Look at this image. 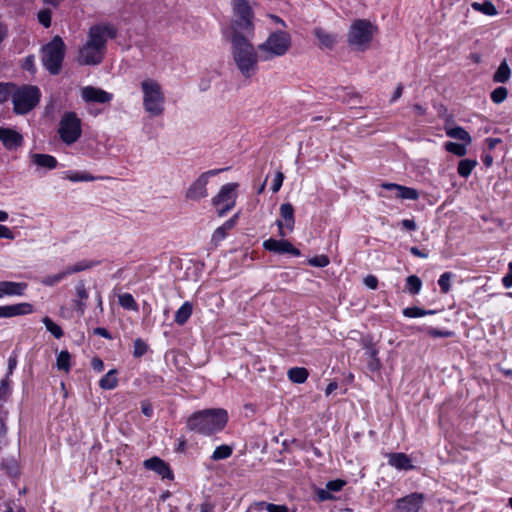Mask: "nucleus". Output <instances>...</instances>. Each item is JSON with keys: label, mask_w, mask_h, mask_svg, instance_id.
I'll use <instances>...</instances> for the list:
<instances>
[{"label": "nucleus", "mask_w": 512, "mask_h": 512, "mask_svg": "<svg viewBox=\"0 0 512 512\" xmlns=\"http://www.w3.org/2000/svg\"><path fill=\"white\" fill-rule=\"evenodd\" d=\"M117 36V29L111 24H97L90 27L87 42L80 48L77 62L80 65L100 64L106 52L108 39Z\"/></svg>", "instance_id": "nucleus-1"}, {"label": "nucleus", "mask_w": 512, "mask_h": 512, "mask_svg": "<svg viewBox=\"0 0 512 512\" xmlns=\"http://www.w3.org/2000/svg\"><path fill=\"white\" fill-rule=\"evenodd\" d=\"M252 39L238 38L230 40L233 61L240 74L246 79L256 75L259 70L260 55H258Z\"/></svg>", "instance_id": "nucleus-2"}, {"label": "nucleus", "mask_w": 512, "mask_h": 512, "mask_svg": "<svg viewBox=\"0 0 512 512\" xmlns=\"http://www.w3.org/2000/svg\"><path fill=\"white\" fill-rule=\"evenodd\" d=\"M233 16L229 24L230 40L254 38V11L247 0H232Z\"/></svg>", "instance_id": "nucleus-3"}, {"label": "nucleus", "mask_w": 512, "mask_h": 512, "mask_svg": "<svg viewBox=\"0 0 512 512\" xmlns=\"http://www.w3.org/2000/svg\"><path fill=\"white\" fill-rule=\"evenodd\" d=\"M228 420L224 409H209L194 413L187 421V427L200 434L210 435L224 428Z\"/></svg>", "instance_id": "nucleus-4"}, {"label": "nucleus", "mask_w": 512, "mask_h": 512, "mask_svg": "<svg viewBox=\"0 0 512 512\" xmlns=\"http://www.w3.org/2000/svg\"><path fill=\"white\" fill-rule=\"evenodd\" d=\"M291 45V35L287 31L277 30L271 32L266 40L258 45L257 50L262 61H271L284 56L290 50Z\"/></svg>", "instance_id": "nucleus-5"}, {"label": "nucleus", "mask_w": 512, "mask_h": 512, "mask_svg": "<svg viewBox=\"0 0 512 512\" xmlns=\"http://www.w3.org/2000/svg\"><path fill=\"white\" fill-rule=\"evenodd\" d=\"M144 110L151 117H158L164 112L165 95L161 85L152 78L141 82Z\"/></svg>", "instance_id": "nucleus-6"}, {"label": "nucleus", "mask_w": 512, "mask_h": 512, "mask_svg": "<svg viewBox=\"0 0 512 512\" xmlns=\"http://www.w3.org/2000/svg\"><path fill=\"white\" fill-rule=\"evenodd\" d=\"M13 111L24 115L34 109L40 101L41 92L37 86L23 85L11 92Z\"/></svg>", "instance_id": "nucleus-7"}, {"label": "nucleus", "mask_w": 512, "mask_h": 512, "mask_svg": "<svg viewBox=\"0 0 512 512\" xmlns=\"http://www.w3.org/2000/svg\"><path fill=\"white\" fill-rule=\"evenodd\" d=\"M376 32V26L369 20L358 19L350 26L347 40L350 46L357 50L364 51L370 46Z\"/></svg>", "instance_id": "nucleus-8"}, {"label": "nucleus", "mask_w": 512, "mask_h": 512, "mask_svg": "<svg viewBox=\"0 0 512 512\" xmlns=\"http://www.w3.org/2000/svg\"><path fill=\"white\" fill-rule=\"evenodd\" d=\"M64 56L65 43L60 36H55L42 48V63L52 75L60 73Z\"/></svg>", "instance_id": "nucleus-9"}, {"label": "nucleus", "mask_w": 512, "mask_h": 512, "mask_svg": "<svg viewBox=\"0 0 512 512\" xmlns=\"http://www.w3.org/2000/svg\"><path fill=\"white\" fill-rule=\"evenodd\" d=\"M58 134L67 145L78 141L82 134L81 120L75 112H65L59 122Z\"/></svg>", "instance_id": "nucleus-10"}, {"label": "nucleus", "mask_w": 512, "mask_h": 512, "mask_svg": "<svg viewBox=\"0 0 512 512\" xmlns=\"http://www.w3.org/2000/svg\"><path fill=\"white\" fill-rule=\"evenodd\" d=\"M238 183H227L212 198L211 203L217 209L218 216L222 217L236 205Z\"/></svg>", "instance_id": "nucleus-11"}, {"label": "nucleus", "mask_w": 512, "mask_h": 512, "mask_svg": "<svg viewBox=\"0 0 512 512\" xmlns=\"http://www.w3.org/2000/svg\"><path fill=\"white\" fill-rule=\"evenodd\" d=\"M425 496L422 493H412L396 501V509L399 512H419Z\"/></svg>", "instance_id": "nucleus-12"}, {"label": "nucleus", "mask_w": 512, "mask_h": 512, "mask_svg": "<svg viewBox=\"0 0 512 512\" xmlns=\"http://www.w3.org/2000/svg\"><path fill=\"white\" fill-rule=\"evenodd\" d=\"M263 247L273 253L277 254H291L293 256H300V250L295 248L291 242L287 240H276L273 238L267 239L263 242Z\"/></svg>", "instance_id": "nucleus-13"}, {"label": "nucleus", "mask_w": 512, "mask_h": 512, "mask_svg": "<svg viewBox=\"0 0 512 512\" xmlns=\"http://www.w3.org/2000/svg\"><path fill=\"white\" fill-rule=\"evenodd\" d=\"M207 180L205 175H200L187 189L185 197L188 200L200 201L207 197Z\"/></svg>", "instance_id": "nucleus-14"}, {"label": "nucleus", "mask_w": 512, "mask_h": 512, "mask_svg": "<svg viewBox=\"0 0 512 512\" xmlns=\"http://www.w3.org/2000/svg\"><path fill=\"white\" fill-rule=\"evenodd\" d=\"M81 96L86 102L94 103H108L112 100L113 95L100 88L93 86L84 87L81 91Z\"/></svg>", "instance_id": "nucleus-15"}, {"label": "nucleus", "mask_w": 512, "mask_h": 512, "mask_svg": "<svg viewBox=\"0 0 512 512\" xmlns=\"http://www.w3.org/2000/svg\"><path fill=\"white\" fill-rule=\"evenodd\" d=\"M88 297L89 293L85 282L83 280L78 281L75 286V298L73 299V306L80 316H83L85 313L87 308L86 301Z\"/></svg>", "instance_id": "nucleus-16"}, {"label": "nucleus", "mask_w": 512, "mask_h": 512, "mask_svg": "<svg viewBox=\"0 0 512 512\" xmlns=\"http://www.w3.org/2000/svg\"><path fill=\"white\" fill-rule=\"evenodd\" d=\"M143 465L147 470H152L156 472L163 479L173 478V473L169 465L159 457H152L150 459H147L144 461Z\"/></svg>", "instance_id": "nucleus-17"}, {"label": "nucleus", "mask_w": 512, "mask_h": 512, "mask_svg": "<svg viewBox=\"0 0 512 512\" xmlns=\"http://www.w3.org/2000/svg\"><path fill=\"white\" fill-rule=\"evenodd\" d=\"M32 312L33 306L30 303L0 306V318H11L19 315H27Z\"/></svg>", "instance_id": "nucleus-18"}, {"label": "nucleus", "mask_w": 512, "mask_h": 512, "mask_svg": "<svg viewBox=\"0 0 512 512\" xmlns=\"http://www.w3.org/2000/svg\"><path fill=\"white\" fill-rule=\"evenodd\" d=\"M27 287L25 282L0 281V299L5 296H22Z\"/></svg>", "instance_id": "nucleus-19"}, {"label": "nucleus", "mask_w": 512, "mask_h": 512, "mask_svg": "<svg viewBox=\"0 0 512 512\" xmlns=\"http://www.w3.org/2000/svg\"><path fill=\"white\" fill-rule=\"evenodd\" d=\"M0 141L9 149H16L22 145V136L10 128L0 127Z\"/></svg>", "instance_id": "nucleus-20"}, {"label": "nucleus", "mask_w": 512, "mask_h": 512, "mask_svg": "<svg viewBox=\"0 0 512 512\" xmlns=\"http://www.w3.org/2000/svg\"><path fill=\"white\" fill-rule=\"evenodd\" d=\"M388 464L398 470H412L415 466L412 464L410 457L402 452L389 453Z\"/></svg>", "instance_id": "nucleus-21"}, {"label": "nucleus", "mask_w": 512, "mask_h": 512, "mask_svg": "<svg viewBox=\"0 0 512 512\" xmlns=\"http://www.w3.org/2000/svg\"><path fill=\"white\" fill-rule=\"evenodd\" d=\"M381 186L386 190H396V197L400 199L417 200L419 198V193L414 188L395 183H383Z\"/></svg>", "instance_id": "nucleus-22"}, {"label": "nucleus", "mask_w": 512, "mask_h": 512, "mask_svg": "<svg viewBox=\"0 0 512 512\" xmlns=\"http://www.w3.org/2000/svg\"><path fill=\"white\" fill-rule=\"evenodd\" d=\"M279 211H280V216H281L280 220H282L284 222L286 229L289 232H292L294 230V226H295V216H294L293 205L291 203H283V204H281Z\"/></svg>", "instance_id": "nucleus-23"}, {"label": "nucleus", "mask_w": 512, "mask_h": 512, "mask_svg": "<svg viewBox=\"0 0 512 512\" xmlns=\"http://www.w3.org/2000/svg\"><path fill=\"white\" fill-rule=\"evenodd\" d=\"M445 133L448 137L464 142L465 144H471L472 138L470 134L460 126L445 125Z\"/></svg>", "instance_id": "nucleus-24"}, {"label": "nucleus", "mask_w": 512, "mask_h": 512, "mask_svg": "<svg viewBox=\"0 0 512 512\" xmlns=\"http://www.w3.org/2000/svg\"><path fill=\"white\" fill-rule=\"evenodd\" d=\"M31 161L42 168L55 169L57 167V160L54 156L48 154L34 153L31 155Z\"/></svg>", "instance_id": "nucleus-25"}, {"label": "nucleus", "mask_w": 512, "mask_h": 512, "mask_svg": "<svg viewBox=\"0 0 512 512\" xmlns=\"http://www.w3.org/2000/svg\"><path fill=\"white\" fill-rule=\"evenodd\" d=\"M193 312V304L189 301H186L182 304V306L175 313V323L182 326L184 325L188 319L191 317Z\"/></svg>", "instance_id": "nucleus-26"}, {"label": "nucleus", "mask_w": 512, "mask_h": 512, "mask_svg": "<svg viewBox=\"0 0 512 512\" xmlns=\"http://www.w3.org/2000/svg\"><path fill=\"white\" fill-rule=\"evenodd\" d=\"M237 218L238 214L234 215L232 218L225 221L223 225L218 227L213 233L212 240L215 242L223 240L227 235V231L231 230L235 226Z\"/></svg>", "instance_id": "nucleus-27"}, {"label": "nucleus", "mask_w": 512, "mask_h": 512, "mask_svg": "<svg viewBox=\"0 0 512 512\" xmlns=\"http://www.w3.org/2000/svg\"><path fill=\"white\" fill-rule=\"evenodd\" d=\"M117 370L111 369L99 381V386L104 390H112L117 387Z\"/></svg>", "instance_id": "nucleus-28"}, {"label": "nucleus", "mask_w": 512, "mask_h": 512, "mask_svg": "<svg viewBox=\"0 0 512 512\" xmlns=\"http://www.w3.org/2000/svg\"><path fill=\"white\" fill-rule=\"evenodd\" d=\"M287 376L293 383L302 384L307 380L309 372L304 367H293L288 370Z\"/></svg>", "instance_id": "nucleus-29"}, {"label": "nucleus", "mask_w": 512, "mask_h": 512, "mask_svg": "<svg viewBox=\"0 0 512 512\" xmlns=\"http://www.w3.org/2000/svg\"><path fill=\"white\" fill-rule=\"evenodd\" d=\"M511 77V69L506 62V60L502 61L496 72L493 75V81L496 83H506L509 81Z\"/></svg>", "instance_id": "nucleus-30"}, {"label": "nucleus", "mask_w": 512, "mask_h": 512, "mask_svg": "<svg viewBox=\"0 0 512 512\" xmlns=\"http://www.w3.org/2000/svg\"><path fill=\"white\" fill-rule=\"evenodd\" d=\"M314 35L319 40L321 47L331 49L336 43V37L321 28L314 29Z\"/></svg>", "instance_id": "nucleus-31"}, {"label": "nucleus", "mask_w": 512, "mask_h": 512, "mask_svg": "<svg viewBox=\"0 0 512 512\" xmlns=\"http://www.w3.org/2000/svg\"><path fill=\"white\" fill-rule=\"evenodd\" d=\"M99 264V261H93V260H81L74 265L68 266L65 268L66 273L69 275L75 274L78 272H82L85 270H88L92 267H95Z\"/></svg>", "instance_id": "nucleus-32"}, {"label": "nucleus", "mask_w": 512, "mask_h": 512, "mask_svg": "<svg viewBox=\"0 0 512 512\" xmlns=\"http://www.w3.org/2000/svg\"><path fill=\"white\" fill-rule=\"evenodd\" d=\"M471 7L473 8V10L488 16H495L498 14L495 5L490 0H485L482 3L473 2L471 4Z\"/></svg>", "instance_id": "nucleus-33"}, {"label": "nucleus", "mask_w": 512, "mask_h": 512, "mask_svg": "<svg viewBox=\"0 0 512 512\" xmlns=\"http://www.w3.org/2000/svg\"><path fill=\"white\" fill-rule=\"evenodd\" d=\"M478 162L475 159H462L458 163L457 172L463 178H468Z\"/></svg>", "instance_id": "nucleus-34"}, {"label": "nucleus", "mask_w": 512, "mask_h": 512, "mask_svg": "<svg viewBox=\"0 0 512 512\" xmlns=\"http://www.w3.org/2000/svg\"><path fill=\"white\" fill-rule=\"evenodd\" d=\"M467 145L468 144H465L464 142H446L444 147L447 152H450L458 157H463L467 154Z\"/></svg>", "instance_id": "nucleus-35"}, {"label": "nucleus", "mask_w": 512, "mask_h": 512, "mask_svg": "<svg viewBox=\"0 0 512 512\" xmlns=\"http://www.w3.org/2000/svg\"><path fill=\"white\" fill-rule=\"evenodd\" d=\"M71 355L67 350L61 351L57 355L56 366L58 370L68 372L70 370Z\"/></svg>", "instance_id": "nucleus-36"}, {"label": "nucleus", "mask_w": 512, "mask_h": 512, "mask_svg": "<svg viewBox=\"0 0 512 512\" xmlns=\"http://www.w3.org/2000/svg\"><path fill=\"white\" fill-rule=\"evenodd\" d=\"M422 287L421 279L416 275H410L406 278V289L410 294H418Z\"/></svg>", "instance_id": "nucleus-37"}, {"label": "nucleus", "mask_w": 512, "mask_h": 512, "mask_svg": "<svg viewBox=\"0 0 512 512\" xmlns=\"http://www.w3.org/2000/svg\"><path fill=\"white\" fill-rule=\"evenodd\" d=\"M435 313V310H425L419 307H407L403 310V315L409 318H417L426 315H432Z\"/></svg>", "instance_id": "nucleus-38"}, {"label": "nucleus", "mask_w": 512, "mask_h": 512, "mask_svg": "<svg viewBox=\"0 0 512 512\" xmlns=\"http://www.w3.org/2000/svg\"><path fill=\"white\" fill-rule=\"evenodd\" d=\"M43 324L45 325L46 329L57 339H60L63 336V330L62 328L54 323L51 318L48 316H45L42 319Z\"/></svg>", "instance_id": "nucleus-39"}, {"label": "nucleus", "mask_w": 512, "mask_h": 512, "mask_svg": "<svg viewBox=\"0 0 512 512\" xmlns=\"http://www.w3.org/2000/svg\"><path fill=\"white\" fill-rule=\"evenodd\" d=\"M232 452H233V449L231 446L220 445V446L216 447L211 458L215 461L227 459L228 457L231 456Z\"/></svg>", "instance_id": "nucleus-40"}, {"label": "nucleus", "mask_w": 512, "mask_h": 512, "mask_svg": "<svg viewBox=\"0 0 512 512\" xmlns=\"http://www.w3.org/2000/svg\"><path fill=\"white\" fill-rule=\"evenodd\" d=\"M68 274L66 273V270H62L57 274L54 275H47L42 280L41 283L45 286H54L57 283L61 282L64 278H66Z\"/></svg>", "instance_id": "nucleus-41"}, {"label": "nucleus", "mask_w": 512, "mask_h": 512, "mask_svg": "<svg viewBox=\"0 0 512 512\" xmlns=\"http://www.w3.org/2000/svg\"><path fill=\"white\" fill-rule=\"evenodd\" d=\"M65 178L72 182L96 180V177L87 172H67Z\"/></svg>", "instance_id": "nucleus-42"}, {"label": "nucleus", "mask_w": 512, "mask_h": 512, "mask_svg": "<svg viewBox=\"0 0 512 512\" xmlns=\"http://www.w3.org/2000/svg\"><path fill=\"white\" fill-rule=\"evenodd\" d=\"M119 304L128 310H137V303L130 293H123L119 295Z\"/></svg>", "instance_id": "nucleus-43"}, {"label": "nucleus", "mask_w": 512, "mask_h": 512, "mask_svg": "<svg viewBox=\"0 0 512 512\" xmlns=\"http://www.w3.org/2000/svg\"><path fill=\"white\" fill-rule=\"evenodd\" d=\"M453 274L451 272L443 273L438 279V285L443 293H448L451 288V279Z\"/></svg>", "instance_id": "nucleus-44"}, {"label": "nucleus", "mask_w": 512, "mask_h": 512, "mask_svg": "<svg viewBox=\"0 0 512 512\" xmlns=\"http://www.w3.org/2000/svg\"><path fill=\"white\" fill-rule=\"evenodd\" d=\"M507 95H508L507 88L500 86L492 91L490 97L494 103L500 104L507 98Z\"/></svg>", "instance_id": "nucleus-45"}, {"label": "nucleus", "mask_w": 512, "mask_h": 512, "mask_svg": "<svg viewBox=\"0 0 512 512\" xmlns=\"http://www.w3.org/2000/svg\"><path fill=\"white\" fill-rule=\"evenodd\" d=\"M377 350L373 347L368 348V355L370 357V361L368 362V368L371 371H378L381 367L380 360L377 358Z\"/></svg>", "instance_id": "nucleus-46"}, {"label": "nucleus", "mask_w": 512, "mask_h": 512, "mask_svg": "<svg viewBox=\"0 0 512 512\" xmlns=\"http://www.w3.org/2000/svg\"><path fill=\"white\" fill-rule=\"evenodd\" d=\"M10 394H11L10 378H9V375H7L0 382V399L4 402L8 399Z\"/></svg>", "instance_id": "nucleus-47"}, {"label": "nucleus", "mask_w": 512, "mask_h": 512, "mask_svg": "<svg viewBox=\"0 0 512 512\" xmlns=\"http://www.w3.org/2000/svg\"><path fill=\"white\" fill-rule=\"evenodd\" d=\"M329 263V258L326 255H318L308 260L309 265L319 268L326 267L329 265Z\"/></svg>", "instance_id": "nucleus-48"}, {"label": "nucleus", "mask_w": 512, "mask_h": 512, "mask_svg": "<svg viewBox=\"0 0 512 512\" xmlns=\"http://www.w3.org/2000/svg\"><path fill=\"white\" fill-rule=\"evenodd\" d=\"M257 505L261 508H265L268 512H289L288 507L285 505H276L266 502H259Z\"/></svg>", "instance_id": "nucleus-49"}, {"label": "nucleus", "mask_w": 512, "mask_h": 512, "mask_svg": "<svg viewBox=\"0 0 512 512\" xmlns=\"http://www.w3.org/2000/svg\"><path fill=\"white\" fill-rule=\"evenodd\" d=\"M12 88H14L13 84L0 83V104L6 102L9 99Z\"/></svg>", "instance_id": "nucleus-50"}, {"label": "nucleus", "mask_w": 512, "mask_h": 512, "mask_svg": "<svg viewBox=\"0 0 512 512\" xmlns=\"http://www.w3.org/2000/svg\"><path fill=\"white\" fill-rule=\"evenodd\" d=\"M38 21L46 28L51 25V11L49 9H44L38 12Z\"/></svg>", "instance_id": "nucleus-51"}, {"label": "nucleus", "mask_w": 512, "mask_h": 512, "mask_svg": "<svg viewBox=\"0 0 512 512\" xmlns=\"http://www.w3.org/2000/svg\"><path fill=\"white\" fill-rule=\"evenodd\" d=\"M147 344L141 339H136L134 341V352L133 355L135 357H141L147 352Z\"/></svg>", "instance_id": "nucleus-52"}, {"label": "nucleus", "mask_w": 512, "mask_h": 512, "mask_svg": "<svg viewBox=\"0 0 512 512\" xmlns=\"http://www.w3.org/2000/svg\"><path fill=\"white\" fill-rule=\"evenodd\" d=\"M426 333L432 338H447L453 335L451 331H443L435 328H427Z\"/></svg>", "instance_id": "nucleus-53"}, {"label": "nucleus", "mask_w": 512, "mask_h": 512, "mask_svg": "<svg viewBox=\"0 0 512 512\" xmlns=\"http://www.w3.org/2000/svg\"><path fill=\"white\" fill-rule=\"evenodd\" d=\"M283 181H284V174L281 172V171H277L276 174H275V177L273 179V183H272V191L274 193L278 192L283 184Z\"/></svg>", "instance_id": "nucleus-54"}, {"label": "nucleus", "mask_w": 512, "mask_h": 512, "mask_svg": "<svg viewBox=\"0 0 512 512\" xmlns=\"http://www.w3.org/2000/svg\"><path fill=\"white\" fill-rule=\"evenodd\" d=\"M345 485V481L343 480H340V479H337V480H332V481H329L327 484H326V488L331 492V491H334V492H338L340 491Z\"/></svg>", "instance_id": "nucleus-55"}, {"label": "nucleus", "mask_w": 512, "mask_h": 512, "mask_svg": "<svg viewBox=\"0 0 512 512\" xmlns=\"http://www.w3.org/2000/svg\"><path fill=\"white\" fill-rule=\"evenodd\" d=\"M364 284L368 288L375 290L378 287V279L374 275H368L364 278Z\"/></svg>", "instance_id": "nucleus-56"}, {"label": "nucleus", "mask_w": 512, "mask_h": 512, "mask_svg": "<svg viewBox=\"0 0 512 512\" xmlns=\"http://www.w3.org/2000/svg\"><path fill=\"white\" fill-rule=\"evenodd\" d=\"M0 238L13 240L15 238V235L10 228L4 225H0Z\"/></svg>", "instance_id": "nucleus-57"}, {"label": "nucleus", "mask_w": 512, "mask_h": 512, "mask_svg": "<svg viewBox=\"0 0 512 512\" xmlns=\"http://www.w3.org/2000/svg\"><path fill=\"white\" fill-rule=\"evenodd\" d=\"M508 268L509 272L502 279L505 288L512 287V262L509 263Z\"/></svg>", "instance_id": "nucleus-58"}, {"label": "nucleus", "mask_w": 512, "mask_h": 512, "mask_svg": "<svg viewBox=\"0 0 512 512\" xmlns=\"http://www.w3.org/2000/svg\"><path fill=\"white\" fill-rule=\"evenodd\" d=\"M317 497H318L319 501H326V500L333 499L332 494L330 493V491L327 488L326 489H319L317 491Z\"/></svg>", "instance_id": "nucleus-59"}, {"label": "nucleus", "mask_w": 512, "mask_h": 512, "mask_svg": "<svg viewBox=\"0 0 512 512\" xmlns=\"http://www.w3.org/2000/svg\"><path fill=\"white\" fill-rule=\"evenodd\" d=\"M141 410H142V413L147 417H151L153 414V407H152L151 403L148 401H143L141 403Z\"/></svg>", "instance_id": "nucleus-60"}, {"label": "nucleus", "mask_w": 512, "mask_h": 512, "mask_svg": "<svg viewBox=\"0 0 512 512\" xmlns=\"http://www.w3.org/2000/svg\"><path fill=\"white\" fill-rule=\"evenodd\" d=\"M92 368L97 372H102L104 370V363L100 358H93L91 361Z\"/></svg>", "instance_id": "nucleus-61"}, {"label": "nucleus", "mask_w": 512, "mask_h": 512, "mask_svg": "<svg viewBox=\"0 0 512 512\" xmlns=\"http://www.w3.org/2000/svg\"><path fill=\"white\" fill-rule=\"evenodd\" d=\"M401 225L404 229L409 230V231H414L417 228L415 221L412 219L402 220Z\"/></svg>", "instance_id": "nucleus-62"}, {"label": "nucleus", "mask_w": 512, "mask_h": 512, "mask_svg": "<svg viewBox=\"0 0 512 512\" xmlns=\"http://www.w3.org/2000/svg\"><path fill=\"white\" fill-rule=\"evenodd\" d=\"M94 334L98 335V336H101V337H104L106 339H111L112 338V336L109 333V331L106 328H103V327L95 328L94 329Z\"/></svg>", "instance_id": "nucleus-63"}, {"label": "nucleus", "mask_w": 512, "mask_h": 512, "mask_svg": "<svg viewBox=\"0 0 512 512\" xmlns=\"http://www.w3.org/2000/svg\"><path fill=\"white\" fill-rule=\"evenodd\" d=\"M402 92H403L402 84L397 85V87L395 88V91L390 99V102L397 101L402 96Z\"/></svg>", "instance_id": "nucleus-64"}]
</instances>
